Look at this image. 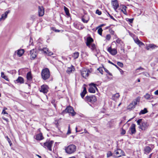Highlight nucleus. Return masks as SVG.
I'll return each mask as SVG.
<instances>
[{"label":"nucleus","instance_id":"1","mask_svg":"<svg viewBox=\"0 0 158 158\" xmlns=\"http://www.w3.org/2000/svg\"><path fill=\"white\" fill-rule=\"evenodd\" d=\"M137 123V124L139 125V128L142 130H145L148 128L149 124L148 123L145 121H142V119H138Z\"/></svg>","mask_w":158,"mask_h":158},{"label":"nucleus","instance_id":"2","mask_svg":"<svg viewBox=\"0 0 158 158\" xmlns=\"http://www.w3.org/2000/svg\"><path fill=\"white\" fill-rule=\"evenodd\" d=\"M50 73L49 69L46 68L43 69L41 72V76L44 80L48 79L50 77Z\"/></svg>","mask_w":158,"mask_h":158},{"label":"nucleus","instance_id":"3","mask_svg":"<svg viewBox=\"0 0 158 158\" xmlns=\"http://www.w3.org/2000/svg\"><path fill=\"white\" fill-rule=\"evenodd\" d=\"M76 147L73 144H71L65 148V151L68 154L73 153L76 150Z\"/></svg>","mask_w":158,"mask_h":158},{"label":"nucleus","instance_id":"4","mask_svg":"<svg viewBox=\"0 0 158 158\" xmlns=\"http://www.w3.org/2000/svg\"><path fill=\"white\" fill-rule=\"evenodd\" d=\"M54 142L53 141H47L43 143H40L41 145L45 148L50 151H52V147Z\"/></svg>","mask_w":158,"mask_h":158},{"label":"nucleus","instance_id":"5","mask_svg":"<svg viewBox=\"0 0 158 158\" xmlns=\"http://www.w3.org/2000/svg\"><path fill=\"white\" fill-rule=\"evenodd\" d=\"M113 155V156L116 157H119L124 156L125 153L122 150L118 149L114 152Z\"/></svg>","mask_w":158,"mask_h":158},{"label":"nucleus","instance_id":"6","mask_svg":"<svg viewBox=\"0 0 158 158\" xmlns=\"http://www.w3.org/2000/svg\"><path fill=\"white\" fill-rule=\"evenodd\" d=\"M85 100L88 102L93 103L97 101L96 97L94 95L86 96L85 97Z\"/></svg>","mask_w":158,"mask_h":158},{"label":"nucleus","instance_id":"7","mask_svg":"<svg viewBox=\"0 0 158 158\" xmlns=\"http://www.w3.org/2000/svg\"><path fill=\"white\" fill-rule=\"evenodd\" d=\"M90 71L89 69H83L81 71V75L84 78H86L89 75Z\"/></svg>","mask_w":158,"mask_h":158},{"label":"nucleus","instance_id":"8","mask_svg":"<svg viewBox=\"0 0 158 158\" xmlns=\"http://www.w3.org/2000/svg\"><path fill=\"white\" fill-rule=\"evenodd\" d=\"M48 86L46 85H43L41 86V87L39 89V90L40 92L46 94L48 92Z\"/></svg>","mask_w":158,"mask_h":158},{"label":"nucleus","instance_id":"9","mask_svg":"<svg viewBox=\"0 0 158 158\" xmlns=\"http://www.w3.org/2000/svg\"><path fill=\"white\" fill-rule=\"evenodd\" d=\"M139 99L137 98L135 101H133L132 103H130L127 107V109L129 110H131L134 109L135 107V106L137 104V102H139Z\"/></svg>","mask_w":158,"mask_h":158},{"label":"nucleus","instance_id":"10","mask_svg":"<svg viewBox=\"0 0 158 158\" xmlns=\"http://www.w3.org/2000/svg\"><path fill=\"white\" fill-rule=\"evenodd\" d=\"M90 85L91 86L89 89V91L90 93H94L95 92V89H97V88L96 87V84L94 83H91L90 84Z\"/></svg>","mask_w":158,"mask_h":158},{"label":"nucleus","instance_id":"11","mask_svg":"<svg viewBox=\"0 0 158 158\" xmlns=\"http://www.w3.org/2000/svg\"><path fill=\"white\" fill-rule=\"evenodd\" d=\"M64 112L66 113H71L73 116H74V114H73L74 110L73 108L71 106H69L66 108L63 111Z\"/></svg>","mask_w":158,"mask_h":158},{"label":"nucleus","instance_id":"12","mask_svg":"<svg viewBox=\"0 0 158 158\" xmlns=\"http://www.w3.org/2000/svg\"><path fill=\"white\" fill-rule=\"evenodd\" d=\"M108 51L113 55H116L117 53V51L116 49L112 48L111 47H109L107 49Z\"/></svg>","mask_w":158,"mask_h":158},{"label":"nucleus","instance_id":"13","mask_svg":"<svg viewBox=\"0 0 158 158\" xmlns=\"http://www.w3.org/2000/svg\"><path fill=\"white\" fill-rule=\"evenodd\" d=\"M111 4L115 11L119 7V4L117 0H113L111 2Z\"/></svg>","mask_w":158,"mask_h":158},{"label":"nucleus","instance_id":"14","mask_svg":"<svg viewBox=\"0 0 158 158\" xmlns=\"http://www.w3.org/2000/svg\"><path fill=\"white\" fill-rule=\"evenodd\" d=\"M30 54L31 55V60L34 59L37 56V53L35 50L34 49L30 51Z\"/></svg>","mask_w":158,"mask_h":158},{"label":"nucleus","instance_id":"15","mask_svg":"<svg viewBox=\"0 0 158 158\" xmlns=\"http://www.w3.org/2000/svg\"><path fill=\"white\" fill-rule=\"evenodd\" d=\"M135 125L134 124H132L130 127V130L131 131L130 134L132 135L134 134L136 132V130L135 128Z\"/></svg>","mask_w":158,"mask_h":158},{"label":"nucleus","instance_id":"16","mask_svg":"<svg viewBox=\"0 0 158 158\" xmlns=\"http://www.w3.org/2000/svg\"><path fill=\"white\" fill-rule=\"evenodd\" d=\"M38 13L39 16H42L44 14V10L42 6H39Z\"/></svg>","mask_w":158,"mask_h":158},{"label":"nucleus","instance_id":"17","mask_svg":"<svg viewBox=\"0 0 158 158\" xmlns=\"http://www.w3.org/2000/svg\"><path fill=\"white\" fill-rule=\"evenodd\" d=\"M94 41L93 39L91 37H89L87 38L86 42V45L88 47H89L91 43Z\"/></svg>","mask_w":158,"mask_h":158},{"label":"nucleus","instance_id":"18","mask_svg":"<svg viewBox=\"0 0 158 158\" xmlns=\"http://www.w3.org/2000/svg\"><path fill=\"white\" fill-rule=\"evenodd\" d=\"M41 50H42L44 53L48 54L50 56L52 55L53 54L52 52L50 51L48 49L46 48H43Z\"/></svg>","mask_w":158,"mask_h":158},{"label":"nucleus","instance_id":"19","mask_svg":"<svg viewBox=\"0 0 158 158\" xmlns=\"http://www.w3.org/2000/svg\"><path fill=\"white\" fill-rule=\"evenodd\" d=\"M10 12V11L8 10L6 11L4 14H3L0 18V21L4 20L7 17L8 14Z\"/></svg>","mask_w":158,"mask_h":158},{"label":"nucleus","instance_id":"20","mask_svg":"<svg viewBox=\"0 0 158 158\" xmlns=\"http://www.w3.org/2000/svg\"><path fill=\"white\" fill-rule=\"evenodd\" d=\"M152 150V149L150 147L146 146L144 147V153L148 154L151 152Z\"/></svg>","mask_w":158,"mask_h":158},{"label":"nucleus","instance_id":"21","mask_svg":"<svg viewBox=\"0 0 158 158\" xmlns=\"http://www.w3.org/2000/svg\"><path fill=\"white\" fill-rule=\"evenodd\" d=\"M24 82V80L23 78L21 77H19L15 81V83H19L20 84H23Z\"/></svg>","mask_w":158,"mask_h":158},{"label":"nucleus","instance_id":"22","mask_svg":"<svg viewBox=\"0 0 158 158\" xmlns=\"http://www.w3.org/2000/svg\"><path fill=\"white\" fill-rule=\"evenodd\" d=\"M42 134L41 133H40L39 134H37L35 136V139L37 140H41L43 139Z\"/></svg>","mask_w":158,"mask_h":158},{"label":"nucleus","instance_id":"23","mask_svg":"<svg viewBox=\"0 0 158 158\" xmlns=\"http://www.w3.org/2000/svg\"><path fill=\"white\" fill-rule=\"evenodd\" d=\"M75 70V68L73 65H71L70 67L68 68L67 70L66 71L68 73H70L72 71H74Z\"/></svg>","mask_w":158,"mask_h":158},{"label":"nucleus","instance_id":"24","mask_svg":"<svg viewBox=\"0 0 158 158\" xmlns=\"http://www.w3.org/2000/svg\"><path fill=\"white\" fill-rule=\"evenodd\" d=\"M27 78L29 81H31L32 79V77L31 73L29 72H28L27 74Z\"/></svg>","mask_w":158,"mask_h":158},{"label":"nucleus","instance_id":"25","mask_svg":"<svg viewBox=\"0 0 158 158\" xmlns=\"http://www.w3.org/2000/svg\"><path fill=\"white\" fill-rule=\"evenodd\" d=\"M24 51L23 49L18 50L17 52V54L19 56H21L24 53Z\"/></svg>","mask_w":158,"mask_h":158},{"label":"nucleus","instance_id":"26","mask_svg":"<svg viewBox=\"0 0 158 158\" xmlns=\"http://www.w3.org/2000/svg\"><path fill=\"white\" fill-rule=\"evenodd\" d=\"M88 47L94 51H96V46L94 44H91L90 45V46Z\"/></svg>","mask_w":158,"mask_h":158},{"label":"nucleus","instance_id":"27","mask_svg":"<svg viewBox=\"0 0 158 158\" xmlns=\"http://www.w3.org/2000/svg\"><path fill=\"white\" fill-rule=\"evenodd\" d=\"M86 92V89L85 87H84L83 92L81 94V95L82 98H83Z\"/></svg>","mask_w":158,"mask_h":158},{"label":"nucleus","instance_id":"28","mask_svg":"<svg viewBox=\"0 0 158 158\" xmlns=\"http://www.w3.org/2000/svg\"><path fill=\"white\" fill-rule=\"evenodd\" d=\"M79 56V53L78 52H76L74 53L73 55V57L74 59L78 58Z\"/></svg>","mask_w":158,"mask_h":158},{"label":"nucleus","instance_id":"29","mask_svg":"<svg viewBox=\"0 0 158 158\" xmlns=\"http://www.w3.org/2000/svg\"><path fill=\"white\" fill-rule=\"evenodd\" d=\"M148 112V111L147 109L146 108H145L143 110H142L140 111L139 113V114L140 115V114H145L146 113H147Z\"/></svg>","mask_w":158,"mask_h":158},{"label":"nucleus","instance_id":"30","mask_svg":"<svg viewBox=\"0 0 158 158\" xmlns=\"http://www.w3.org/2000/svg\"><path fill=\"white\" fill-rule=\"evenodd\" d=\"M64 10L66 15L68 16H69L70 15V14L68 8L64 6Z\"/></svg>","mask_w":158,"mask_h":158},{"label":"nucleus","instance_id":"31","mask_svg":"<svg viewBox=\"0 0 158 158\" xmlns=\"http://www.w3.org/2000/svg\"><path fill=\"white\" fill-rule=\"evenodd\" d=\"M127 7L125 6H123V9L121 10V11L123 12L125 15L127 14V12L126 10V8Z\"/></svg>","mask_w":158,"mask_h":158},{"label":"nucleus","instance_id":"32","mask_svg":"<svg viewBox=\"0 0 158 158\" xmlns=\"http://www.w3.org/2000/svg\"><path fill=\"white\" fill-rule=\"evenodd\" d=\"M119 97V95L118 93H117L115 94H114L112 96V99L113 100H114L115 99V98H118Z\"/></svg>","mask_w":158,"mask_h":158},{"label":"nucleus","instance_id":"33","mask_svg":"<svg viewBox=\"0 0 158 158\" xmlns=\"http://www.w3.org/2000/svg\"><path fill=\"white\" fill-rule=\"evenodd\" d=\"M1 77L2 78H4V79H5V80H6L7 81H8V78L7 77L4 75V74L3 72H1Z\"/></svg>","mask_w":158,"mask_h":158},{"label":"nucleus","instance_id":"34","mask_svg":"<svg viewBox=\"0 0 158 158\" xmlns=\"http://www.w3.org/2000/svg\"><path fill=\"white\" fill-rule=\"evenodd\" d=\"M108 62L109 63L114 65V66L117 69H118L119 70H122L119 67H118L116 65L114 64L113 63L110 61V60H108Z\"/></svg>","mask_w":158,"mask_h":158},{"label":"nucleus","instance_id":"35","mask_svg":"<svg viewBox=\"0 0 158 158\" xmlns=\"http://www.w3.org/2000/svg\"><path fill=\"white\" fill-rule=\"evenodd\" d=\"M85 17L83 16L82 19V20L84 23H86L88 22L89 19H85Z\"/></svg>","mask_w":158,"mask_h":158},{"label":"nucleus","instance_id":"36","mask_svg":"<svg viewBox=\"0 0 158 158\" xmlns=\"http://www.w3.org/2000/svg\"><path fill=\"white\" fill-rule=\"evenodd\" d=\"M144 70V69L143 68H142L141 67H139L136 69V70H135V73H137L138 72V70Z\"/></svg>","mask_w":158,"mask_h":158},{"label":"nucleus","instance_id":"37","mask_svg":"<svg viewBox=\"0 0 158 158\" xmlns=\"http://www.w3.org/2000/svg\"><path fill=\"white\" fill-rule=\"evenodd\" d=\"M102 30L101 28H100L98 29V34H99L100 35H102Z\"/></svg>","mask_w":158,"mask_h":158},{"label":"nucleus","instance_id":"38","mask_svg":"<svg viewBox=\"0 0 158 158\" xmlns=\"http://www.w3.org/2000/svg\"><path fill=\"white\" fill-rule=\"evenodd\" d=\"M6 138H7V140L8 142H9V143L10 144V145L11 146V145L12 144V143H11V141L10 139L8 137V136H6Z\"/></svg>","mask_w":158,"mask_h":158},{"label":"nucleus","instance_id":"39","mask_svg":"<svg viewBox=\"0 0 158 158\" xmlns=\"http://www.w3.org/2000/svg\"><path fill=\"white\" fill-rule=\"evenodd\" d=\"M145 98L147 99H148L150 97V95L149 94H147L145 96H144Z\"/></svg>","mask_w":158,"mask_h":158},{"label":"nucleus","instance_id":"40","mask_svg":"<svg viewBox=\"0 0 158 158\" xmlns=\"http://www.w3.org/2000/svg\"><path fill=\"white\" fill-rule=\"evenodd\" d=\"M112 154L111 152L110 151H109L107 153V157H109L112 156Z\"/></svg>","mask_w":158,"mask_h":158},{"label":"nucleus","instance_id":"41","mask_svg":"<svg viewBox=\"0 0 158 158\" xmlns=\"http://www.w3.org/2000/svg\"><path fill=\"white\" fill-rule=\"evenodd\" d=\"M117 64L118 65L119 67H123V64L122 63L120 62H118L117 63Z\"/></svg>","mask_w":158,"mask_h":158},{"label":"nucleus","instance_id":"42","mask_svg":"<svg viewBox=\"0 0 158 158\" xmlns=\"http://www.w3.org/2000/svg\"><path fill=\"white\" fill-rule=\"evenodd\" d=\"M111 38L110 35V34H108L106 35V39L107 40H109Z\"/></svg>","mask_w":158,"mask_h":158},{"label":"nucleus","instance_id":"43","mask_svg":"<svg viewBox=\"0 0 158 158\" xmlns=\"http://www.w3.org/2000/svg\"><path fill=\"white\" fill-rule=\"evenodd\" d=\"M149 45L150 48H154L156 47L155 45L152 44H150Z\"/></svg>","mask_w":158,"mask_h":158},{"label":"nucleus","instance_id":"44","mask_svg":"<svg viewBox=\"0 0 158 158\" xmlns=\"http://www.w3.org/2000/svg\"><path fill=\"white\" fill-rule=\"evenodd\" d=\"M98 70L99 71V72L102 74H103V71L102 68H99L98 69Z\"/></svg>","mask_w":158,"mask_h":158},{"label":"nucleus","instance_id":"45","mask_svg":"<svg viewBox=\"0 0 158 158\" xmlns=\"http://www.w3.org/2000/svg\"><path fill=\"white\" fill-rule=\"evenodd\" d=\"M134 41H135V42L137 44H138L139 42H140V41L137 38L135 39Z\"/></svg>","mask_w":158,"mask_h":158},{"label":"nucleus","instance_id":"46","mask_svg":"<svg viewBox=\"0 0 158 158\" xmlns=\"http://www.w3.org/2000/svg\"><path fill=\"white\" fill-rule=\"evenodd\" d=\"M96 13L97 14H98L99 15H100L102 14L101 12L99 11V10H96Z\"/></svg>","mask_w":158,"mask_h":158},{"label":"nucleus","instance_id":"47","mask_svg":"<svg viewBox=\"0 0 158 158\" xmlns=\"http://www.w3.org/2000/svg\"><path fill=\"white\" fill-rule=\"evenodd\" d=\"M105 71L106 73H108L110 75H112L109 72V71L106 69L104 68Z\"/></svg>","mask_w":158,"mask_h":158},{"label":"nucleus","instance_id":"48","mask_svg":"<svg viewBox=\"0 0 158 158\" xmlns=\"http://www.w3.org/2000/svg\"><path fill=\"white\" fill-rule=\"evenodd\" d=\"M126 133V131L125 130H124L123 129H122L121 134L122 135H124Z\"/></svg>","mask_w":158,"mask_h":158},{"label":"nucleus","instance_id":"49","mask_svg":"<svg viewBox=\"0 0 158 158\" xmlns=\"http://www.w3.org/2000/svg\"><path fill=\"white\" fill-rule=\"evenodd\" d=\"M70 125H69V127H68V131L67 134H69L71 133V131L70 130Z\"/></svg>","mask_w":158,"mask_h":158},{"label":"nucleus","instance_id":"50","mask_svg":"<svg viewBox=\"0 0 158 158\" xmlns=\"http://www.w3.org/2000/svg\"><path fill=\"white\" fill-rule=\"evenodd\" d=\"M7 109L6 108L4 110H3L2 111V113L3 114H8L5 111V109Z\"/></svg>","mask_w":158,"mask_h":158},{"label":"nucleus","instance_id":"51","mask_svg":"<svg viewBox=\"0 0 158 158\" xmlns=\"http://www.w3.org/2000/svg\"><path fill=\"white\" fill-rule=\"evenodd\" d=\"M138 45L140 47L142 45H144V44L142 42L140 41V42H139Z\"/></svg>","mask_w":158,"mask_h":158},{"label":"nucleus","instance_id":"52","mask_svg":"<svg viewBox=\"0 0 158 158\" xmlns=\"http://www.w3.org/2000/svg\"><path fill=\"white\" fill-rule=\"evenodd\" d=\"M121 40L119 39L118 38L116 40V42L118 44H120Z\"/></svg>","mask_w":158,"mask_h":158},{"label":"nucleus","instance_id":"53","mask_svg":"<svg viewBox=\"0 0 158 158\" xmlns=\"http://www.w3.org/2000/svg\"><path fill=\"white\" fill-rule=\"evenodd\" d=\"M133 19H129L128 20L129 21L130 23H132L133 22Z\"/></svg>","mask_w":158,"mask_h":158},{"label":"nucleus","instance_id":"54","mask_svg":"<svg viewBox=\"0 0 158 158\" xmlns=\"http://www.w3.org/2000/svg\"><path fill=\"white\" fill-rule=\"evenodd\" d=\"M154 94L155 95H158V90H156L154 92Z\"/></svg>","mask_w":158,"mask_h":158},{"label":"nucleus","instance_id":"55","mask_svg":"<svg viewBox=\"0 0 158 158\" xmlns=\"http://www.w3.org/2000/svg\"><path fill=\"white\" fill-rule=\"evenodd\" d=\"M110 17L112 19L114 20H115V19H114V18L112 16H111V15H110Z\"/></svg>","mask_w":158,"mask_h":158},{"label":"nucleus","instance_id":"56","mask_svg":"<svg viewBox=\"0 0 158 158\" xmlns=\"http://www.w3.org/2000/svg\"><path fill=\"white\" fill-rule=\"evenodd\" d=\"M84 132L85 133H88V134H89V132H88V131H87V130L86 129H85L84 130Z\"/></svg>","mask_w":158,"mask_h":158},{"label":"nucleus","instance_id":"57","mask_svg":"<svg viewBox=\"0 0 158 158\" xmlns=\"http://www.w3.org/2000/svg\"><path fill=\"white\" fill-rule=\"evenodd\" d=\"M149 48H150V47H149V46L148 47H146V49L147 50H149Z\"/></svg>","mask_w":158,"mask_h":158},{"label":"nucleus","instance_id":"58","mask_svg":"<svg viewBox=\"0 0 158 158\" xmlns=\"http://www.w3.org/2000/svg\"><path fill=\"white\" fill-rule=\"evenodd\" d=\"M152 154V153L149 155V158H151V157Z\"/></svg>","mask_w":158,"mask_h":158},{"label":"nucleus","instance_id":"59","mask_svg":"<svg viewBox=\"0 0 158 158\" xmlns=\"http://www.w3.org/2000/svg\"><path fill=\"white\" fill-rule=\"evenodd\" d=\"M37 156L40 158H41V156H39V155H37Z\"/></svg>","mask_w":158,"mask_h":158},{"label":"nucleus","instance_id":"60","mask_svg":"<svg viewBox=\"0 0 158 158\" xmlns=\"http://www.w3.org/2000/svg\"><path fill=\"white\" fill-rule=\"evenodd\" d=\"M76 132H78V131H77V127H76Z\"/></svg>","mask_w":158,"mask_h":158},{"label":"nucleus","instance_id":"61","mask_svg":"<svg viewBox=\"0 0 158 158\" xmlns=\"http://www.w3.org/2000/svg\"><path fill=\"white\" fill-rule=\"evenodd\" d=\"M138 82H140V79H138Z\"/></svg>","mask_w":158,"mask_h":158},{"label":"nucleus","instance_id":"62","mask_svg":"<svg viewBox=\"0 0 158 158\" xmlns=\"http://www.w3.org/2000/svg\"><path fill=\"white\" fill-rule=\"evenodd\" d=\"M32 18H35V16H32L31 17V18H32Z\"/></svg>","mask_w":158,"mask_h":158},{"label":"nucleus","instance_id":"63","mask_svg":"<svg viewBox=\"0 0 158 158\" xmlns=\"http://www.w3.org/2000/svg\"><path fill=\"white\" fill-rule=\"evenodd\" d=\"M104 25V24H102V25H101L100 27H102V26H103Z\"/></svg>","mask_w":158,"mask_h":158},{"label":"nucleus","instance_id":"64","mask_svg":"<svg viewBox=\"0 0 158 158\" xmlns=\"http://www.w3.org/2000/svg\"><path fill=\"white\" fill-rule=\"evenodd\" d=\"M107 13H108V15H109V16L110 17V15L109 14V13L108 12Z\"/></svg>","mask_w":158,"mask_h":158}]
</instances>
